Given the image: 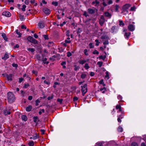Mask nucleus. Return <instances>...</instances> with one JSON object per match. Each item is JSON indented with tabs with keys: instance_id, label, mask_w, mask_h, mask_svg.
Masks as SVG:
<instances>
[{
	"instance_id": "1",
	"label": "nucleus",
	"mask_w": 146,
	"mask_h": 146,
	"mask_svg": "<svg viewBox=\"0 0 146 146\" xmlns=\"http://www.w3.org/2000/svg\"><path fill=\"white\" fill-rule=\"evenodd\" d=\"M15 97L14 94L11 92H9L7 94V100L9 103H12L15 100Z\"/></svg>"
},
{
	"instance_id": "2",
	"label": "nucleus",
	"mask_w": 146,
	"mask_h": 146,
	"mask_svg": "<svg viewBox=\"0 0 146 146\" xmlns=\"http://www.w3.org/2000/svg\"><path fill=\"white\" fill-rule=\"evenodd\" d=\"M130 6L129 4H126L123 5L122 7L123 11L121 13H124L125 12H126V13H128V11L127 10Z\"/></svg>"
},
{
	"instance_id": "3",
	"label": "nucleus",
	"mask_w": 146,
	"mask_h": 146,
	"mask_svg": "<svg viewBox=\"0 0 146 146\" xmlns=\"http://www.w3.org/2000/svg\"><path fill=\"white\" fill-rule=\"evenodd\" d=\"M87 85L86 84H84L83 86H81L82 88L81 91L82 93V95L83 96H84L85 94L87 92Z\"/></svg>"
},
{
	"instance_id": "4",
	"label": "nucleus",
	"mask_w": 146,
	"mask_h": 146,
	"mask_svg": "<svg viewBox=\"0 0 146 146\" xmlns=\"http://www.w3.org/2000/svg\"><path fill=\"white\" fill-rule=\"evenodd\" d=\"M105 22V19L103 15H101L99 20L100 24L101 26H102Z\"/></svg>"
},
{
	"instance_id": "5",
	"label": "nucleus",
	"mask_w": 146,
	"mask_h": 146,
	"mask_svg": "<svg viewBox=\"0 0 146 146\" xmlns=\"http://www.w3.org/2000/svg\"><path fill=\"white\" fill-rule=\"evenodd\" d=\"M117 30V27L115 26L112 27L111 28V32L113 33H115Z\"/></svg>"
},
{
	"instance_id": "6",
	"label": "nucleus",
	"mask_w": 146,
	"mask_h": 146,
	"mask_svg": "<svg viewBox=\"0 0 146 146\" xmlns=\"http://www.w3.org/2000/svg\"><path fill=\"white\" fill-rule=\"evenodd\" d=\"M128 29L129 31H133L135 30V27L134 25L130 24L128 27Z\"/></svg>"
},
{
	"instance_id": "7",
	"label": "nucleus",
	"mask_w": 146,
	"mask_h": 146,
	"mask_svg": "<svg viewBox=\"0 0 146 146\" xmlns=\"http://www.w3.org/2000/svg\"><path fill=\"white\" fill-rule=\"evenodd\" d=\"M95 10H96V11H98L97 9H96V8H95V9L89 8L88 10V13L90 14H94L95 13Z\"/></svg>"
},
{
	"instance_id": "8",
	"label": "nucleus",
	"mask_w": 146,
	"mask_h": 146,
	"mask_svg": "<svg viewBox=\"0 0 146 146\" xmlns=\"http://www.w3.org/2000/svg\"><path fill=\"white\" fill-rule=\"evenodd\" d=\"M2 15L5 17H9L11 16V14L9 11H5L2 13Z\"/></svg>"
},
{
	"instance_id": "9",
	"label": "nucleus",
	"mask_w": 146,
	"mask_h": 146,
	"mask_svg": "<svg viewBox=\"0 0 146 146\" xmlns=\"http://www.w3.org/2000/svg\"><path fill=\"white\" fill-rule=\"evenodd\" d=\"M44 12L46 15H49L50 12V11L48 9L46 8H44L43 10Z\"/></svg>"
},
{
	"instance_id": "10",
	"label": "nucleus",
	"mask_w": 146,
	"mask_h": 146,
	"mask_svg": "<svg viewBox=\"0 0 146 146\" xmlns=\"http://www.w3.org/2000/svg\"><path fill=\"white\" fill-rule=\"evenodd\" d=\"M3 113L5 115H8L10 114L11 113V112L9 109H6L3 110Z\"/></svg>"
},
{
	"instance_id": "11",
	"label": "nucleus",
	"mask_w": 146,
	"mask_h": 146,
	"mask_svg": "<svg viewBox=\"0 0 146 146\" xmlns=\"http://www.w3.org/2000/svg\"><path fill=\"white\" fill-rule=\"evenodd\" d=\"M100 3V2L98 1L97 0H96L95 1L92 2V5L98 7Z\"/></svg>"
},
{
	"instance_id": "12",
	"label": "nucleus",
	"mask_w": 146,
	"mask_h": 146,
	"mask_svg": "<svg viewBox=\"0 0 146 146\" xmlns=\"http://www.w3.org/2000/svg\"><path fill=\"white\" fill-rule=\"evenodd\" d=\"M9 57V56L8 54V53L7 52H6L4 54V56L2 58V59H3L4 60H6L7 58H8Z\"/></svg>"
},
{
	"instance_id": "13",
	"label": "nucleus",
	"mask_w": 146,
	"mask_h": 146,
	"mask_svg": "<svg viewBox=\"0 0 146 146\" xmlns=\"http://www.w3.org/2000/svg\"><path fill=\"white\" fill-rule=\"evenodd\" d=\"M33 120L34 122L35 123H37L38 121H39V119L37 116L34 117Z\"/></svg>"
},
{
	"instance_id": "14",
	"label": "nucleus",
	"mask_w": 146,
	"mask_h": 146,
	"mask_svg": "<svg viewBox=\"0 0 146 146\" xmlns=\"http://www.w3.org/2000/svg\"><path fill=\"white\" fill-rule=\"evenodd\" d=\"M38 25L40 28H43L44 27V24L43 23H39Z\"/></svg>"
},
{
	"instance_id": "15",
	"label": "nucleus",
	"mask_w": 146,
	"mask_h": 146,
	"mask_svg": "<svg viewBox=\"0 0 146 146\" xmlns=\"http://www.w3.org/2000/svg\"><path fill=\"white\" fill-rule=\"evenodd\" d=\"M32 108V106L31 105H29L26 108V110L27 111H30Z\"/></svg>"
},
{
	"instance_id": "16",
	"label": "nucleus",
	"mask_w": 146,
	"mask_h": 146,
	"mask_svg": "<svg viewBox=\"0 0 146 146\" xmlns=\"http://www.w3.org/2000/svg\"><path fill=\"white\" fill-rule=\"evenodd\" d=\"M1 36L6 41H7L8 38L6 36V34L5 33H2L1 34Z\"/></svg>"
},
{
	"instance_id": "17",
	"label": "nucleus",
	"mask_w": 146,
	"mask_h": 146,
	"mask_svg": "<svg viewBox=\"0 0 146 146\" xmlns=\"http://www.w3.org/2000/svg\"><path fill=\"white\" fill-rule=\"evenodd\" d=\"M105 16L109 18H111V14L108 12H106L104 13Z\"/></svg>"
},
{
	"instance_id": "18",
	"label": "nucleus",
	"mask_w": 146,
	"mask_h": 146,
	"mask_svg": "<svg viewBox=\"0 0 146 146\" xmlns=\"http://www.w3.org/2000/svg\"><path fill=\"white\" fill-rule=\"evenodd\" d=\"M12 74H10L9 75H7V78L8 80L11 81L12 80Z\"/></svg>"
},
{
	"instance_id": "19",
	"label": "nucleus",
	"mask_w": 146,
	"mask_h": 146,
	"mask_svg": "<svg viewBox=\"0 0 146 146\" xmlns=\"http://www.w3.org/2000/svg\"><path fill=\"white\" fill-rule=\"evenodd\" d=\"M66 64V61H63L61 63V65L62 66V68L64 69H65L66 68L65 65Z\"/></svg>"
},
{
	"instance_id": "20",
	"label": "nucleus",
	"mask_w": 146,
	"mask_h": 146,
	"mask_svg": "<svg viewBox=\"0 0 146 146\" xmlns=\"http://www.w3.org/2000/svg\"><path fill=\"white\" fill-rule=\"evenodd\" d=\"M131 35V33L130 32L129 33H125V34L124 36L125 37V38H128L129 37V36Z\"/></svg>"
},
{
	"instance_id": "21",
	"label": "nucleus",
	"mask_w": 146,
	"mask_h": 146,
	"mask_svg": "<svg viewBox=\"0 0 146 146\" xmlns=\"http://www.w3.org/2000/svg\"><path fill=\"white\" fill-rule=\"evenodd\" d=\"M30 42L34 44H36L38 43V41L33 38L31 40Z\"/></svg>"
},
{
	"instance_id": "22",
	"label": "nucleus",
	"mask_w": 146,
	"mask_h": 146,
	"mask_svg": "<svg viewBox=\"0 0 146 146\" xmlns=\"http://www.w3.org/2000/svg\"><path fill=\"white\" fill-rule=\"evenodd\" d=\"M46 60L47 58H43L42 61L44 64H47L49 63V62L48 61H46Z\"/></svg>"
},
{
	"instance_id": "23",
	"label": "nucleus",
	"mask_w": 146,
	"mask_h": 146,
	"mask_svg": "<svg viewBox=\"0 0 146 146\" xmlns=\"http://www.w3.org/2000/svg\"><path fill=\"white\" fill-rule=\"evenodd\" d=\"M39 138V136L37 135L36 134V135L35 136H34L33 137H31L30 138V139H33V140H35L37 139H38Z\"/></svg>"
},
{
	"instance_id": "24",
	"label": "nucleus",
	"mask_w": 146,
	"mask_h": 146,
	"mask_svg": "<svg viewBox=\"0 0 146 146\" xmlns=\"http://www.w3.org/2000/svg\"><path fill=\"white\" fill-rule=\"evenodd\" d=\"M116 108L117 109H119V112H121L122 111L121 106L120 105H117L116 106Z\"/></svg>"
},
{
	"instance_id": "25",
	"label": "nucleus",
	"mask_w": 146,
	"mask_h": 146,
	"mask_svg": "<svg viewBox=\"0 0 146 146\" xmlns=\"http://www.w3.org/2000/svg\"><path fill=\"white\" fill-rule=\"evenodd\" d=\"M16 34L19 35V36L18 37V38L20 37L21 36L22 34L20 33V32L17 29L16 31Z\"/></svg>"
},
{
	"instance_id": "26",
	"label": "nucleus",
	"mask_w": 146,
	"mask_h": 146,
	"mask_svg": "<svg viewBox=\"0 0 146 146\" xmlns=\"http://www.w3.org/2000/svg\"><path fill=\"white\" fill-rule=\"evenodd\" d=\"M117 131L119 132H121L123 131L122 128L120 126H119L117 128Z\"/></svg>"
},
{
	"instance_id": "27",
	"label": "nucleus",
	"mask_w": 146,
	"mask_h": 146,
	"mask_svg": "<svg viewBox=\"0 0 146 146\" xmlns=\"http://www.w3.org/2000/svg\"><path fill=\"white\" fill-rule=\"evenodd\" d=\"M22 120L25 121H26L27 120V116L25 115H23L22 116Z\"/></svg>"
},
{
	"instance_id": "28",
	"label": "nucleus",
	"mask_w": 146,
	"mask_h": 146,
	"mask_svg": "<svg viewBox=\"0 0 146 146\" xmlns=\"http://www.w3.org/2000/svg\"><path fill=\"white\" fill-rule=\"evenodd\" d=\"M27 50L31 52H33L35 51V49L32 48H27Z\"/></svg>"
},
{
	"instance_id": "29",
	"label": "nucleus",
	"mask_w": 146,
	"mask_h": 146,
	"mask_svg": "<svg viewBox=\"0 0 146 146\" xmlns=\"http://www.w3.org/2000/svg\"><path fill=\"white\" fill-rule=\"evenodd\" d=\"M101 38L102 40L108 39H109V37L107 36H102L101 37Z\"/></svg>"
},
{
	"instance_id": "30",
	"label": "nucleus",
	"mask_w": 146,
	"mask_h": 146,
	"mask_svg": "<svg viewBox=\"0 0 146 146\" xmlns=\"http://www.w3.org/2000/svg\"><path fill=\"white\" fill-rule=\"evenodd\" d=\"M86 62V61L85 60H80L79 61V62L80 64H83Z\"/></svg>"
},
{
	"instance_id": "31",
	"label": "nucleus",
	"mask_w": 146,
	"mask_h": 146,
	"mask_svg": "<svg viewBox=\"0 0 146 146\" xmlns=\"http://www.w3.org/2000/svg\"><path fill=\"white\" fill-rule=\"evenodd\" d=\"M115 10L116 12L118 11V9L119 8V7L118 5H116L115 7Z\"/></svg>"
},
{
	"instance_id": "32",
	"label": "nucleus",
	"mask_w": 146,
	"mask_h": 146,
	"mask_svg": "<svg viewBox=\"0 0 146 146\" xmlns=\"http://www.w3.org/2000/svg\"><path fill=\"white\" fill-rule=\"evenodd\" d=\"M74 70L75 71H77L79 69V67L78 66H77L76 64L74 66Z\"/></svg>"
},
{
	"instance_id": "33",
	"label": "nucleus",
	"mask_w": 146,
	"mask_h": 146,
	"mask_svg": "<svg viewBox=\"0 0 146 146\" xmlns=\"http://www.w3.org/2000/svg\"><path fill=\"white\" fill-rule=\"evenodd\" d=\"M19 18L21 21H23L25 20L24 16L22 15H20L19 16Z\"/></svg>"
},
{
	"instance_id": "34",
	"label": "nucleus",
	"mask_w": 146,
	"mask_h": 146,
	"mask_svg": "<svg viewBox=\"0 0 146 146\" xmlns=\"http://www.w3.org/2000/svg\"><path fill=\"white\" fill-rule=\"evenodd\" d=\"M106 57V55H104V56L101 55L100 56H99V58L100 59H102L103 60H104Z\"/></svg>"
},
{
	"instance_id": "35",
	"label": "nucleus",
	"mask_w": 146,
	"mask_h": 146,
	"mask_svg": "<svg viewBox=\"0 0 146 146\" xmlns=\"http://www.w3.org/2000/svg\"><path fill=\"white\" fill-rule=\"evenodd\" d=\"M28 145L29 146H33L34 145V143L33 141H30L29 142Z\"/></svg>"
},
{
	"instance_id": "36",
	"label": "nucleus",
	"mask_w": 146,
	"mask_h": 146,
	"mask_svg": "<svg viewBox=\"0 0 146 146\" xmlns=\"http://www.w3.org/2000/svg\"><path fill=\"white\" fill-rule=\"evenodd\" d=\"M60 83L57 82H55L54 83V85L53 86L54 88H56V85H60Z\"/></svg>"
},
{
	"instance_id": "37",
	"label": "nucleus",
	"mask_w": 146,
	"mask_h": 146,
	"mask_svg": "<svg viewBox=\"0 0 146 146\" xmlns=\"http://www.w3.org/2000/svg\"><path fill=\"white\" fill-rule=\"evenodd\" d=\"M97 64L99 67H101L102 65L103 62H102L99 61L97 62Z\"/></svg>"
},
{
	"instance_id": "38",
	"label": "nucleus",
	"mask_w": 146,
	"mask_h": 146,
	"mask_svg": "<svg viewBox=\"0 0 146 146\" xmlns=\"http://www.w3.org/2000/svg\"><path fill=\"white\" fill-rule=\"evenodd\" d=\"M88 50L87 49H85L84 51V54L86 56H88L89 55V54L88 53Z\"/></svg>"
},
{
	"instance_id": "39",
	"label": "nucleus",
	"mask_w": 146,
	"mask_h": 146,
	"mask_svg": "<svg viewBox=\"0 0 146 146\" xmlns=\"http://www.w3.org/2000/svg\"><path fill=\"white\" fill-rule=\"evenodd\" d=\"M26 7V6L25 5H23L22 7V8H21L22 10L23 11H25V8Z\"/></svg>"
},
{
	"instance_id": "40",
	"label": "nucleus",
	"mask_w": 146,
	"mask_h": 146,
	"mask_svg": "<svg viewBox=\"0 0 146 146\" xmlns=\"http://www.w3.org/2000/svg\"><path fill=\"white\" fill-rule=\"evenodd\" d=\"M84 68L86 69L87 70L90 67L89 66L88 64V63H86L85 65Z\"/></svg>"
},
{
	"instance_id": "41",
	"label": "nucleus",
	"mask_w": 146,
	"mask_h": 146,
	"mask_svg": "<svg viewBox=\"0 0 146 146\" xmlns=\"http://www.w3.org/2000/svg\"><path fill=\"white\" fill-rule=\"evenodd\" d=\"M106 75L105 76V78H107V79H108L109 78V76L108 72V71H107L106 72Z\"/></svg>"
},
{
	"instance_id": "42",
	"label": "nucleus",
	"mask_w": 146,
	"mask_h": 146,
	"mask_svg": "<svg viewBox=\"0 0 146 146\" xmlns=\"http://www.w3.org/2000/svg\"><path fill=\"white\" fill-rule=\"evenodd\" d=\"M63 101L62 99H59L58 98L57 100V101L59 102H60V104H62Z\"/></svg>"
},
{
	"instance_id": "43",
	"label": "nucleus",
	"mask_w": 146,
	"mask_h": 146,
	"mask_svg": "<svg viewBox=\"0 0 146 146\" xmlns=\"http://www.w3.org/2000/svg\"><path fill=\"white\" fill-rule=\"evenodd\" d=\"M86 75L84 73H82L81 76V77L82 79H84L86 77Z\"/></svg>"
},
{
	"instance_id": "44",
	"label": "nucleus",
	"mask_w": 146,
	"mask_h": 146,
	"mask_svg": "<svg viewBox=\"0 0 146 146\" xmlns=\"http://www.w3.org/2000/svg\"><path fill=\"white\" fill-rule=\"evenodd\" d=\"M33 38L31 36H29L27 38V40L29 41L30 42L31 41V40H32Z\"/></svg>"
},
{
	"instance_id": "45",
	"label": "nucleus",
	"mask_w": 146,
	"mask_h": 146,
	"mask_svg": "<svg viewBox=\"0 0 146 146\" xmlns=\"http://www.w3.org/2000/svg\"><path fill=\"white\" fill-rule=\"evenodd\" d=\"M119 22V26H123L124 25V23H123L122 21L120 20Z\"/></svg>"
},
{
	"instance_id": "46",
	"label": "nucleus",
	"mask_w": 146,
	"mask_h": 146,
	"mask_svg": "<svg viewBox=\"0 0 146 146\" xmlns=\"http://www.w3.org/2000/svg\"><path fill=\"white\" fill-rule=\"evenodd\" d=\"M95 42H96V43L95 44V45L96 46H98L99 45V44L100 43L99 42V40L98 39H96L95 40Z\"/></svg>"
},
{
	"instance_id": "47",
	"label": "nucleus",
	"mask_w": 146,
	"mask_h": 146,
	"mask_svg": "<svg viewBox=\"0 0 146 146\" xmlns=\"http://www.w3.org/2000/svg\"><path fill=\"white\" fill-rule=\"evenodd\" d=\"M44 84H46L47 85H50V82L49 81H47L46 80H44Z\"/></svg>"
},
{
	"instance_id": "48",
	"label": "nucleus",
	"mask_w": 146,
	"mask_h": 146,
	"mask_svg": "<svg viewBox=\"0 0 146 146\" xmlns=\"http://www.w3.org/2000/svg\"><path fill=\"white\" fill-rule=\"evenodd\" d=\"M52 4L54 5L55 6H57L58 5V3L57 2H52Z\"/></svg>"
},
{
	"instance_id": "49",
	"label": "nucleus",
	"mask_w": 146,
	"mask_h": 146,
	"mask_svg": "<svg viewBox=\"0 0 146 146\" xmlns=\"http://www.w3.org/2000/svg\"><path fill=\"white\" fill-rule=\"evenodd\" d=\"M93 54H99V52L97 51V50H95L93 52Z\"/></svg>"
},
{
	"instance_id": "50",
	"label": "nucleus",
	"mask_w": 146,
	"mask_h": 146,
	"mask_svg": "<svg viewBox=\"0 0 146 146\" xmlns=\"http://www.w3.org/2000/svg\"><path fill=\"white\" fill-rule=\"evenodd\" d=\"M124 115L123 113H121V114L118 116V117H119L121 119H122L124 117Z\"/></svg>"
},
{
	"instance_id": "51",
	"label": "nucleus",
	"mask_w": 146,
	"mask_h": 146,
	"mask_svg": "<svg viewBox=\"0 0 146 146\" xmlns=\"http://www.w3.org/2000/svg\"><path fill=\"white\" fill-rule=\"evenodd\" d=\"M43 36L45 40H48V36L47 35H43Z\"/></svg>"
},
{
	"instance_id": "52",
	"label": "nucleus",
	"mask_w": 146,
	"mask_h": 146,
	"mask_svg": "<svg viewBox=\"0 0 146 146\" xmlns=\"http://www.w3.org/2000/svg\"><path fill=\"white\" fill-rule=\"evenodd\" d=\"M89 47L90 48H94V46L93 45V44L92 43H90L89 44Z\"/></svg>"
},
{
	"instance_id": "53",
	"label": "nucleus",
	"mask_w": 146,
	"mask_h": 146,
	"mask_svg": "<svg viewBox=\"0 0 146 146\" xmlns=\"http://www.w3.org/2000/svg\"><path fill=\"white\" fill-rule=\"evenodd\" d=\"M82 32V30L80 28H78V30L77 31V33L78 34Z\"/></svg>"
},
{
	"instance_id": "54",
	"label": "nucleus",
	"mask_w": 146,
	"mask_h": 146,
	"mask_svg": "<svg viewBox=\"0 0 146 146\" xmlns=\"http://www.w3.org/2000/svg\"><path fill=\"white\" fill-rule=\"evenodd\" d=\"M12 66L13 67L17 68L18 66L17 64L13 63L12 64Z\"/></svg>"
},
{
	"instance_id": "55",
	"label": "nucleus",
	"mask_w": 146,
	"mask_h": 146,
	"mask_svg": "<svg viewBox=\"0 0 146 146\" xmlns=\"http://www.w3.org/2000/svg\"><path fill=\"white\" fill-rule=\"evenodd\" d=\"M109 42L108 40H106L103 42V44L104 45H107L108 44Z\"/></svg>"
},
{
	"instance_id": "56",
	"label": "nucleus",
	"mask_w": 146,
	"mask_h": 146,
	"mask_svg": "<svg viewBox=\"0 0 146 146\" xmlns=\"http://www.w3.org/2000/svg\"><path fill=\"white\" fill-rule=\"evenodd\" d=\"M29 0H25V3L27 5L29 4Z\"/></svg>"
},
{
	"instance_id": "57",
	"label": "nucleus",
	"mask_w": 146,
	"mask_h": 146,
	"mask_svg": "<svg viewBox=\"0 0 146 146\" xmlns=\"http://www.w3.org/2000/svg\"><path fill=\"white\" fill-rule=\"evenodd\" d=\"M40 102V101H39L38 100H37L36 101V106H37L38 105V103H39Z\"/></svg>"
},
{
	"instance_id": "58",
	"label": "nucleus",
	"mask_w": 146,
	"mask_h": 146,
	"mask_svg": "<svg viewBox=\"0 0 146 146\" xmlns=\"http://www.w3.org/2000/svg\"><path fill=\"white\" fill-rule=\"evenodd\" d=\"M78 99V98L77 97H74V98H73V101L74 102L75 101H77Z\"/></svg>"
},
{
	"instance_id": "59",
	"label": "nucleus",
	"mask_w": 146,
	"mask_h": 146,
	"mask_svg": "<svg viewBox=\"0 0 146 146\" xmlns=\"http://www.w3.org/2000/svg\"><path fill=\"white\" fill-rule=\"evenodd\" d=\"M23 79L22 78H19V82L21 83L23 80Z\"/></svg>"
},
{
	"instance_id": "60",
	"label": "nucleus",
	"mask_w": 146,
	"mask_h": 146,
	"mask_svg": "<svg viewBox=\"0 0 146 146\" xmlns=\"http://www.w3.org/2000/svg\"><path fill=\"white\" fill-rule=\"evenodd\" d=\"M29 86L28 84H25L24 87L25 88H27Z\"/></svg>"
},
{
	"instance_id": "61",
	"label": "nucleus",
	"mask_w": 146,
	"mask_h": 146,
	"mask_svg": "<svg viewBox=\"0 0 146 146\" xmlns=\"http://www.w3.org/2000/svg\"><path fill=\"white\" fill-rule=\"evenodd\" d=\"M72 55V54L70 52H67V56L69 57L70 56H71Z\"/></svg>"
},
{
	"instance_id": "62",
	"label": "nucleus",
	"mask_w": 146,
	"mask_h": 146,
	"mask_svg": "<svg viewBox=\"0 0 146 146\" xmlns=\"http://www.w3.org/2000/svg\"><path fill=\"white\" fill-rule=\"evenodd\" d=\"M65 43H66V44L67 43H70L71 42V41L70 40H65Z\"/></svg>"
},
{
	"instance_id": "63",
	"label": "nucleus",
	"mask_w": 146,
	"mask_h": 146,
	"mask_svg": "<svg viewBox=\"0 0 146 146\" xmlns=\"http://www.w3.org/2000/svg\"><path fill=\"white\" fill-rule=\"evenodd\" d=\"M117 98L118 100H121L122 99V97L120 95H119L117 96Z\"/></svg>"
},
{
	"instance_id": "64",
	"label": "nucleus",
	"mask_w": 146,
	"mask_h": 146,
	"mask_svg": "<svg viewBox=\"0 0 146 146\" xmlns=\"http://www.w3.org/2000/svg\"><path fill=\"white\" fill-rule=\"evenodd\" d=\"M112 3L113 2L111 0H109L108 1V4L109 5L112 4Z\"/></svg>"
}]
</instances>
